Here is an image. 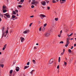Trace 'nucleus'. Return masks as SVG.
<instances>
[{"mask_svg": "<svg viewBox=\"0 0 76 76\" xmlns=\"http://www.w3.org/2000/svg\"><path fill=\"white\" fill-rule=\"evenodd\" d=\"M4 37H6V35H4Z\"/></svg>", "mask_w": 76, "mask_h": 76, "instance_id": "nucleus-60", "label": "nucleus"}, {"mask_svg": "<svg viewBox=\"0 0 76 76\" xmlns=\"http://www.w3.org/2000/svg\"><path fill=\"white\" fill-rule=\"evenodd\" d=\"M45 27H44L42 29V31H44V30H45Z\"/></svg>", "mask_w": 76, "mask_h": 76, "instance_id": "nucleus-31", "label": "nucleus"}, {"mask_svg": "<svg viewBox=\"0 0 76 76\" xmlns=\"http://www.w3.org/2000/svg\"><path fill=\"white\" fill-rule=\"evenodd\" d=\"M4 35H5V32H2V38H3L4 36Z\"/></svg>", "mask_w": 76, "mask_h": 76, "instance_id": "nucleus-12", "label": "nucleus"}, {"mask_svg": "<svg viewBox=\"0 0 76 76\" xmlns=\"http://www.w3.org/2000/svg\"><path fill=\"white\" fill-rule=\"evenodd\" d=\"M29 67V66H26L24 67V69H27V68H28Z\"/></svg>", "mask_w": 76, "mask_h": 76, "instance_id": "nucleus-19", "label": "nucleus"}, {"mask_svg": "<svg viewBox=\"0 0 76 76\" xmlns=\"http://www.w3.org/2000/svg\"><path fill=\"white\" fill-rule=\"evenodd\" d=\"M34 5H32L31 6V8H34Z\"/></svg>", "mask_w": 76, "mask_h": 76, "instance_id": "nucleus-42", "label": "nucleus"}, {"mask_svg": "<svg viewBox=\"0 0 76 76\" xmlns=\"http://www.w3.org/2000/svg\"><path fill=\"white\" fill-rule=\"evenodd\" d=\"M17 16H19V15L18 14H17Z\"/></svg>", "mask_w": 76, "mask_h": 76, "instance_id": "nucleus-63", "label": "nucleus"}, {"mask_svg": "<svg viewBox=\"0 0 76 76\" xmlns=\"http://www.w3.org/2000/svg\"><path fill=\"white\" fill-rule=\"evenodd\" d=\"M56 1H57V2H58V0H57Z\"/></svg>", "mask_w": 76, "mask_h": 76, "instance_id": "nucleus-62", "label": "nucleus"}, {"mask_svg": "<svg viewBox=\"0 0 76 76\" xmlns=\"http://www.w3.org/2000/svg\"><path fill=\"white\" fill-rule=\"evenodd\" d=\"M62 30H61L60 32V34H62Z\"/></svg>", "mask_w": 76, "mask_h": 76, "instance_id": "nucleus-43", "label": "nucleus"}, {"mask_svg": "<svg viewBox=\"0 0 76 76\" xmlns=\"http://www.w3.org/2000/svg\"><path fill=\"white\" fill-rule=\"evenodd\" d=\"M27 65H29V62H28L27 64Z\"/></svg>", "mask_w": 76, "mask_h": 76, "instance_id": "nucleus-38", "label": "nucleus"}, {"mask_svg": "<svg viewBox=\"0 0 76 76\" xmlns=\"http://www.w3.org/2000/svg\"><path fill=\"white\" fill-rule=\"evenodd\" d=\"M12 18L13 19H14V18H16V16L14 15H13L12 16Z\"/></svg>", "mask_w": 76, "mask_h": 76, "instance_id": "nucleus-20", "label": "nucleus"}, {"mask_svg": "<svg viewBox=\"0 0 76 76\" xmlns=\"http://www.w3.org/2000/svg\"><path fill=\"white\" fill-rule=\"evenodd\" d=\"M18 7L20 8L22 7V6H21V5H18Z\"/></svg>", "mask_w": 76, "mask_h": 76, "instance_id": "nucleus-44", "label": "nucleus"}, {"mask_svg": "<svg viewBox=\"0 0 76 76\" xmlns=\"http://www.w3.org/2000/svg\"><path fill=\"white\" fill-rule=\"evenodd\" d=\"M20 39L21 42H23L24 41V40L25 39V38H23V37H20Z\"/></svg>", "mask_w": 76, "mask_h": 76, "instance_id": "nucleus-5", "label": "nucleus"}, {"mask_svg": "<svg viewBox=\"0 0 76 76\" xmlns=\"http://www.w3.org/2000/svg\"><path fill=\"white\" fill-rule=\"evenodd\" d=\"M64 52H62L61 53V55H63L64 54Z\"/></svg>", "mask_w": 76, "mask_h": 76, "instance_id": "nucleus-45", "label": "nucleus"}, {"mask_svg": "<svg viewBox=\"0 0 76 76\" xmlns=\"http://www.w3.org/2000/svg\"><path fill=\"white\" fill-rule=\"evenodd\" d=\"M63 43H64L63 41H61L59 42L60 44H63Z\"/></svg>", "mask_w": 76, "mask_h": 76, "instance_id": "nucleus-25", "label": "nucleus"}, {"mask_svg": "<svg viewBox=\"0 0 76 76\" xmlns=\"http://www.w3.org/2000/svg\"><path fill=\"white\" fill-rule=\"evenodd\" d=\"M6 45H7L6 44L4 46V48H3V50H4L5 49V48H6Z\"/></svg>", "mask_w": 76, "mask_h": 76, "instance_id": "nucleus-13", "label": "nucleus"}, {"mask_svg": "<svg viewBox=\"0 0 76 76\" xmlns=\"http://www.w3.org/2000/svg\"><path fill=\"white\" fill-rule=\"evenodd\" d=\"M3 9H5L6 7H5V6H3Z\"/></svg>", "mask_w": 76, "mask_h": 76, "instance_id": "nucleus-33", "label": "nucleus"}, {"mask_svg": "<svg viewBox=\"0 0 76 76\" xmlns=\"http://www.w3.org/2000/svg\"><path fill=\"white\" fill-rule=\"evenodd\" d=\"M69 53H71V52H72V51L70 49H69Z\"/></svg>", "mask_w": 76, "mask_h": 76, "instance_id": "nucleus-27", "label": "nucleus"}, {"mask_svg": "<svg viewBox=\"0 0 76 76\" xmlns=\"http://www.w3.org/2000/svg\"><path fill=\"white\" fill-rule=\"evenodd\" d=\"M31 0H29V3H30V2H31Z\"/></svg>", "mask_w": 76, "mask_h": 76, "instance_id": "nucleus-58", "label": "nucleus"}, {"mask_svg": "<svg viewBox=\"0 0 76 76\" xmlns=\"http://www.w3.org/2000/svg\"><path fill=\"white\" fill-rule=\"evenodd\" d=\"M73 46H72L71 47V50H72V49H73Z\"/></svg>", "mask_w": 76, "mask_h": 76, "instance_id": "nucleus-41", "label": "nucleus"}, {"mask_svg": "<svg viewBox=\"0 0 76 76\" xmlns=\"http://www.w3.org/2000/svg\"><path fill=\"white\" fill-rule=\"evenodd\" d=\"M34 49H37V48H36V47H34Z\"/></svg>", "mask_w": 76, "mask_h": 76, "instance_id": "nucleus-56", "label": "nucleus"}, {"mask_svg": "<svg viewBox=\"0 0 76 76\" xmlns=\"http://www.w3.org/2000/svg\"><path fill=\"white\" fill-rule=\"evenodd\" d=\"M58 20V18H56L55 19V20H56V21H57V20Z\"/></svg>", "mask_w": 76, "mask_h": 76, "instance_id": "nucleus-24", "label": "nucleus"}, {"mask_svg": "<svg viewBox=\"0 0 76 76\" xmlns=\"http://www.w3.org/2000/svg\"><path fill=\"white\" fill-rule=\"evenodd\" d=\"M18 4H20V2H19Z\"/></svg>", "mask_w": 76, "mask_h": 76, "instance_id": "nucleus-64", "label": "nucleus"}, {"mask_svg": "<svg viewBox=\"0 0 76 76\" xmlns=\"http://www.w3.org/2000/svg\"><path fill=\"white\" fill-rule=\"evenodd\" d=\"M64 64L65 65H66L67 64V63L66 62H64Z\"/></svg>", "mask_w": 76, "mask_h": 76, "instance_id": "nucleus-32", "label": "nucleus"}, {"mask_svg": "<svg viewBox=\"0 0 76 76\" xmlns=\"http://www.w3.org/2000/svg\"><path fill=\"white\" fill-rule=\"evenodd\" d=\"M34 71H35L34 70H32L31 72H30V73H31V75H32V74L34 72Z\"/></svg>", "mask_w": 76, "mask_h": 76, "instance_id": "nucleus-15", "label": "nucleus"}, {"mask_svg": "<svg viewBox=\"0 0 76 76\" xmlns=\"http://www.w3.org/2000/svg\"><path fill=\"white\" fill-rule=\"evenodd\" d=\"M0 21H1V18H0Z\"/></svg>", "mask_w": 76, "mask_h": 76, "instance_id": "nucleus-55", "label": "nucleus"}, {"mask_svg": "<svg viewBox=\"0 0 76 76\" xmlns=\"http://www.w3.org/2000/svg\"><path fill=\"white\" fill-rule=\"evenodd\" d=\"M69 38H67L66 39V45H65V47H67L68 45H69Z\"/></svg>", "mask_w": 76, "mask_h": 76, "instance_id": "nucleus-1", "label": "nucleus"}, {"mask_svg": "<svg viewBox=\"0 0 76 76\" xmlns=\"http://www.w3.org/2000/svg\"><path fill=\"white\" fill-rule=\"evenodd\" d=\"M57 69H59V65H58L57 66Z\"/></svg>", "mask_w": 76, "mask_h": 76, "instance_id": "nucleus-47", "label": "nucleus"}, {"mask_svg": "<svg viewBox=\"0 0 76 76\" xmlns=\"http://www.w3.org/2000/svg\"><path fill=\"white\" fill-rule=\"evenodd\" d=\"M16 70L17 72H19V68L18 67H17L16 68Z\"/></svg>", "mask_w": 76, "mask_h": 76, "instance_id": "nucleus-8", "label": "nucleus"}, {"mask_svg": "<svg viewBox=\"0 0 76 76\" xmlns=\"http://www.w3.org/2000/svg\"><path fill=\"white\" fill-rule=\"evenodd\" d=\"M32 61L34 64H35V63H36V62L35 61V60H34V59Z\"/></svg>", "mask_w": 76, "mask_h": 76, "instance_id": "nucleus-16", "label": "nucleus"}, {"mask_svg": "<svg viewBox=\"0 0 76 76\" xmlns=\"http://www.w3.org/2000/svg\"><path fill=\"white\" fill-rule=\"evenodd\" d=\"M2 32H5V31H4V27H3L2 28Z\"/></svg>", "mask_w": 76, "mask_h": 76, "instance_id": "nucleus-11", "label": "nucleus"}, {"mask_svg": "<svg viewBox=\"0 0 76 76\" xmlns=\"http://www.w3.org/2000/svg\"><path fill=\"white\" fill-rule=\"evenodd\" d=\"M41 3L43 5V6H45L46 4V2H45V1H42L41 2Z\"/></svg>", "mask_w": 76, "mask_h": 76, "instance_id": "nucleus-4", "label": "nucleus"}, {"mask_svg": "<svg viewBox=\"0 0 76 76\" xmlns=\"http://www.w3.org/2000/svg\"><path fill=\"white\" fill-rule=\"evenodd\" d=\"M71 40H73V38H72L71 39Z\"/></svg>", "mask_w": 76, "mask_h": 76, "instance_id": "nucleus-61", "label": "nucleus"}, {"mask_svg": "<svg viewBox=\"0 0 76 76\" xmlns=\"http://www.w3.org/2000/svg\"><path fill=\"white\" fill-rule=\"evenodd\" d=\"M64 51H65V49H63V53H64Z\"/></svg>", "mask_w": 76, "mask_h": 76, "instance_id": "nucleus-52", "label": "nucleus"}, {"mask_svg": "<svg viewBox=\"0 0 76 76\" xmlns=\"http://www.w3.org/2000/svg\"><path fill=\"white\" fill-rule=\"evenodd\" d=\"M13 13L14 15H16V12H15V11H13Z\"/></svg>", "mask_w": 76, "mask_h": 76, "instance_id": "nucleus-22", "label": "nucleus"}, {"mask_svg": "<svg viewBox=\"0 0 76 76\" xmlns=\"http://www.w3.org/2000/svg\"><path fill=\"white\" fill-rule=\"evenodd\" d=\"M41 27L40 28H39V31H41Z\"/></svg>", "mask_w": 76, "mask_h": 76, "instance_id": "nucleus-35", "label": "nucleus"}, {"mask_svg": "<svg viewBox=\"0 0 76 76\" xmlns=\"http://www.w3.org/2000/svg\"><path fill=\"white\" fill-rule=\"evenodd\" d=\"M47 26V23L45 24L44 25V26L45 27V26Z\"/></svg>", "mask_w": 76, "mask_h": 76, "instance_id": "nucleus-34", "label": "nucleus"}, {"mask_svg": "<svg viewBox=\"0 0 76 76\" xmlns=\"http://www.w3.org/2000/svg\"><path fill=\"white\" fill-rule=\"evenodd\" d=\"M38 23L39 24H40V23H41V21H39V22H38Z\"/></svg>", "mask_w": 76, "mask_h": 76, "instance_id": "nucleus-50", "label": "nucleus"}, {"mask_svg": "<svg viewBox=\"0 0 76 76\" xmlns=\"http://www.w3.org/2000/svg\"><path fill=\"white\" fill-rule=\"evenodd\" d=\"M35 4H38L39 3L38 1H35Z\"/></svg>", "mask_w": 76, "mask_h": 76, "instance_id": "nucleus-26", "label": "nucleus"}, {"mask_svg": "<svg viewBox=\"0 0 76 76\" xmlns=\"http://www.w3.org/2000/svg\"><path fill=\"white\" fill-rule=\"evenodd\" d=\"M72 35H73V33H72L70 35H69V37H71V36H72Z\"/></svg>", "mask_w": 76, "mask_h": 76, "instance_id": "nucleus-37", "label": "nucleus"}, {"mask_svg": "<svg viewBox=\"0 0 76 76\" xmlns=\"http://www.w3.org/2000/svg\"><path fill=\"white\" fill-rule=\"evenodd\" d=\"M15 11L16 12H17V13H18V10H15Z\"/></svg>", "mask_w": 76, "mask_h": 76, "instance_id": "nucleus-39", "label": "nucleus"}, {"mask_svg": "<svg viewBox=\"0 0 76 76\" xmlns=\"http://www.w3.org/2000/svg\"><path fill=\"white\" fill-rule=\"evenodd\" d=\"M65 59H66V60H67V58H66V57H65Z\"/></svg>", "mask_w": 76, "mask_h": 76, "instance_id": "nucleus-59", "label": "nucleus"}, {"mask_svg": "<svg viewBox=\"0 0 76 76\" xmlns=\"http://www.w3.org/2000/svg\"><path fill=\"white\" fill-rule=\"evenodd\" d=\"M23 1H24V0H20V2H23Z\"/></svg>", "mask_w": 76, "mask_h": 76, "instance_id": "nucleus-36", "label": "nucleus"}, {"mask_svg": "<svg viewBox=\"0 0 76 76\" xmlns=\"http://www.w3.org/2000/svg\"><path fill=\"white\" fill-rule=\"evenodd\" d=\"M45 37H49L50 36V34L49 33L47 32L45 34Z\"/></svg>", "mask_w": 76, "mask_h": 76, "instance_id": "nucleus-3", "label": "nucleus"}, {"mask_svg": "<svg viewBox=\"0 0 76 76\" xmlns=\"http://www.w3.org/2000/svg\"><path fill=\"white\" fill-rule=\"evenodd\" d=\"M29 31V30H27L26 31H25L23 32L24 34H26L27 32H28Z\"/></svg>", "mask_w": 76, "mask_h": 76, "instance_id": "nucleus-10", "label": "nucleus"}, {"mask_svg": "<svg viewBox=\"0 0 76 76\" xmlns=\"http://www.w3.org/2000/svg\"><path fill=\"white\" fill-rule=\"evenodd\" d=\"M3 13H5V12H7V10H6L4 9H3Z\"/></svg>", "mask_w": 76, "mask_h": 76, "instance_id": "nucleus-14", "label": "nucleus"}, {"mask_svg": "<svg viewBox=\"0 0 76 76\" xmlns=\"http://www.w3.org/2000/svg\"><path fill=\"white\" fill-rule=\"evenodd\" d=\"M76 44H74V47H76Z\"/></svg>", "mask_w": 76, "mask_h": 76, "instance_id": "nucleus-54", "label": "nucleus"}, {"mask_svg": "<svg viewBox=\"0 0 76 76\" xmlns=\"http://www.w3.org/2000/svg\"><path fill=\"white\" fill-rule=\"evenodd\" d=\"M12 73H13V70H11L10 71V74H12Z\"/></svg>", "mask_w": 76, "mask_h": 76, "instance_id": "nucleus-17", "label": "nucleus"}, {"mask_svg": "<svg viewBox=\"0 0 76 76\" xmlns=\"http://www.w3.org/2000/svg\"><path fill=\"white\" fill-rule=\"evenodd\" d=\"M58 37H61V34H60L59 35H58Z\"/></svg>", "mask_w": 76, "mask_h": 76, "instance_id": "nucleus-48", "label": "nucleus"}, {"mask_svg": "<svg viewBox=\"0 0 76 76\" xmlns=\"http://www.w3.org/2000/svg\"><path fill=\"white\" fill-rule=\"evenodd\" d=\"M53 61H54L53 60V59H50V64H51L53 63Z\"/></svg>", "mask_w": 76, "mask_h": 76, "instance_id": "nucleus-9", "label": "nucleus"}, {"mask_svg": "<svg viewBox=\"0 0 76 76\" xmlns=\"http://www.w3.org/2000/svg\"><path fill=\"white\" fill-rule=\"evenodd\" d=\"M1 18H3V15L2 14L1 15Z\"/></svg>", "mask_w": 76, "mask_h": 76, "instance_id": "nucleus-49", "label": "nucleus"}, {"mask_svg": "<svg viewBox=\"0 0 76 76\" xmlns=\"http://www.w3.org/2000/svg\"><path fill=\"white\" fill-rule=\"evenodd\" d=\"M31 4H35V1H33L31 3Z\"/></svg>", "mask_w": 76, "mask_h": 76, "instance_id": "nucleus-18", "label": "nucleus"}, {"mask_svg": "<svg viewBox=\"0 0 76 76\" xmlns=\"http://www.w3.org/2000/svg\"><path fill=\"white\" fill-rule=\"evenodd\" d=\"M40 17L41 18L42 17H43V18H45L46 17V16L45 15H44V14H40Z\"/></svg>", "mask_w": 76, "mask_h": 76, "instance_id": "nucleus-6", "label": "nucleus"}, {"mask_svg": "<svg viewBox=\"0 0 76 76\" xmlns=\"http://www.w3.org/2000/svg\"><path fill=\"white\" fill-rule=\"evenodd\" d=\"M0 66L1 67H2V68H3V67H4V65L3 64H1Z\"/></svg>", "mask_w": 76, "mask_h": 76, "instance_id": "nucleus-23", "label": "nucleus"}, {"mask_svg": "<svg viewBox=\"0 0 76 76\" xmlns=\"http://www.w3.org/2000/svg\"><path fill=\"white\" fill-rule=\"evenodd\" d=\"M33 24V23H31L30 24V25H29V26H31V25H32V24Z\"/></svg>", "mask_w": 76, "mask_h": 76, "instance_id": "nucleus-30", "label": "nucleus"}, {"mask_svg": "<svg viewBox=\"0 0 76 76\" xmlns=\"http://www.w3.org/2000/svg\"><path fill=\"white\" fill-rule=\"evenodd\" d=\"M9 13H7L5 14H4V15L5 16H6L7 18H10V15L8 14Z\"/></svg>", "mask_w": 76, "mask_h": 76, "instance_id": "nucleus-2", "label": "nucleus"}, {"mask_svg": "<svg viewBox=\"0 0 76 76\" xmlns=\"http://www.w3.org/2000/svg\"><path fill=\"white\" fill-rule=\"evenodd\" d=\"M52 2L53 3H56V1L55 0H52Z\"/></svg>", "mask_w": 76, "mask_h": 76, "instance_id": "nucleus-21", "label": "nucleus"}, {"mask_svg": "<svg viewBox=\"0 0 76 76\" xmlns=\"http://www.w3.org/2000/svg\"><path fill=\"white\" fill-rule=\"evenodd\" d=\"M72 61V60H70V61H69V62L70 63H71V61Z\"/></svg>", "mask_w": 76, "mask_h": 76, "instance_id": "nucleus-53", "label": "nucleus"}, {"mask_svg": "<svg viewBox=\"0 0 76 76\" xmlns=\"http://www.w3.org/2000/svg\"><path fill=\"white\" fill-rule=\"evenodd\" d=\"M50 9V8L48 7V10H49Z\"/></svg>", "mask_w": 76, "mask_h": 76, "instance_id": "nucleus-46", "label": "nucleus"}, {"mask_svg": "<svg viewBox=\"0 0 76 76\" xmlns=\"http://www.w3.org/2000/svg\"><path fill=\"white\" fill-rule=\"evenodd\" d=\"M65 1H66V0H60V1L61 2V4H62V3H64V2Z\"/></svg>", "mask_w": 76, "mask_h": 76, "instance_id": "nucleus-7", "label": "nucleus"}, {"mask_svg": "<svg viewBox=\"0 0 76 76\" xmlns=\"http://www.w3.org/2000/svg\"><path fill=\"white\" fill-rule=\"evenodd\" d=\"M8 30H7L6 31V34H8Z\"/></svg>", "mask_w": 76, "mask_h": 76, "instance_id": "nucleus-28", "label": "nucleus"}, {"mask_svg": "<svg viewBox=\"0 0 76 76\" xmlns=\"http://www.w3.org/2000/svg\"><path fill=\"white\" fill-rule=\"evenodd\" d=\"M36 45H38V43H37V44H36Z\"/></svg>", "mask_w": 76, "mask_h": 76, "instance_id": "nucleus-57", "label": "nucleus"}, {"mask_svg": "<svg viewBox=\"0 0 76 76\" xmlns=\"http://www.w3.org/2000/svg\"><path fill=\"white\" fill-rule=\"evenodd\" d=\"M33 17H34L33 15H32V16H30V18H33Z\"/></svg>", "mask_w": 76, "mask_h": 76, "instance_id": "nucleus-51", "label": "nucleus"}, {"mask_svg": "<svg viewBox=\"0 0 76 76\" xmlns=\"http://www.w3.org/2000/svg\"><path fill=\"white\" fill-rule=\"evenodd\" d=\"M60 57H59L58 59V62H60Z\"/></svg>", "mask_w": 76, "mask_h": 76, "instance_id": "nucleus-29", "label": "nucleus"}, {"mask_svg": "<svg viewBox=\"0 0 76 76\" xmlns=\"http://www.w3.org/2000/svg\"><path fill=\"white\" fill-rule=\"evenodd\" d=\"M46 2L47 3H49V1L46 0Z\"/></svg>", "mask_w": 76, "mask_h": 76, "instance_id": "nucleus-40", "label": "nucleus"}]
</instances>
